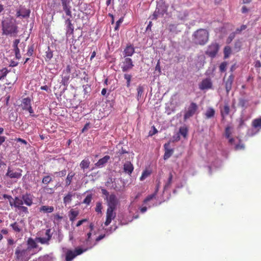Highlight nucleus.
<instances>
[{
    "label": "nucleus",
    "mask_w": 261,
    "mask_h": 261,
    "mask_svg": "<svg viewBox=\"0 0 261 261\" xmlns=\"http://www.w3.org/2000/svg\"><path fill=\"white\" fill-rule=\"evenodd\" d=\"M2 33L3 35L16 36L18 27L12 18H7L2 22Z\"/></svg>",
    "instance_id": "f257e3e1"
},
{
    "label": "nucleus",
    "mask_w": 261,
    "mask_h": 261,
    "mask_svg": "<svg viewBox=\"0 0 261 261\" xmlns=\"http://www.w3.org/2000/svg\"><path fill=\"white\" fill-rule=\"evenodd\" d=\"M192 37L193 41L195 44L204 45L208 41L209 33L206 29H200L194 32Z\"/></svg>",
    "instance_id": "f03ea898"
},
{
    "label": "nucleus",
    "mask_w": 261,
    "mask_h": 261,
    "mask_svg": "<svg viewBox=\"0 0 261 261\" xmlns=\"http://www.w3.org/2000/svg\"><path fill=\"white\" fill-rule=\"evenodd\" d=\"M31 258L30 248H26L22 245L16 247L14 253V258L16 261H28Z\"/></svg>",
    "instance_id": "7ed1b4c3"
},
{
    "label": "nucleus",
    "mask_w": 261,
    "mask_h": 261,
    "mask_svg": "<svg viewBox=\"0 0 261 261\" xmlns=\"http://www.w3.org/2000/svg\"><path fill=\"white\" fill-rule=\"evenodd\" d=\"M219 48L220 46L218 43L213 42L208 46L205 54L210 57L214 58L216 56Z\"/></svg>",
    "instance_id": "20e7f679"
},
{
    "label": "nucleus",
    "mask_w": 261,
    "mask_h": 261,
    "mask_svg": "<svg viewBox=\"0 0 261 261\" xmlns=\"http://www.w3.org/2000/svg\"><path fill=\"white\" fill-rule=\"evenodd\" d=\"M198 109V106L195 102H192L187 109L185 110L184 119L185 121L192 117Z\"/></svg>",
    "instance_id": "39448f33"
},
{
    "label": "nucleus",
    "mask_w": 261,
    "mask_h": 261,
    "mask_svg": "<svg viewBox=\"0 0 261 261\" xmlns=\"http://www.w3.org/2000/svg\"><path fill=\"white\" fill-rule=\"evenodd\" d=\"M87 250V249H83L80 248H75L74 251L68 250L66 253V260L71 261L77 255L81 254Z\"/></svg>",
    "instance_id": "423d86ee"
},
{
    "label": "nucleus",
    "mask_w": 261,
    "mask_h": 261,
    "mask_svg": "<svg viewBox=\"0 0 261 261\" xmlns=\"http://www.w3.org/2000/svg\"><path fill=\"white\" fill-rule=\"evenodd\" d=\"M71 70V66L70 65H68L63 71L61 84L64 86H67L69 83V81L70 78Z\"/></svg>",
    "instance_id": "0eeeda50"
},
{
    "label": "nucleus",
    "mask_w": 261,
    "mask_h": 261,
    "mask_svg": "<svg viewBox=\"0 0 261 261\" xmlns=\"http://www.w3.org/2000/svg\"><path fill=\"white\" fill-rule=\"evenodd\" d=\"M21 107L22 109L24 111H28L31 116H35L34 111L31 106V99L29 97L24 98L22 100Z\"/></svg>",
    "instance_id": "6e6552de"
},
{
    "label": "nucleus",
    "mask_w": 261,
    "mask_h": 261,
    "mask_svg": "<svg viewBox=\"0 0 261 261\" xmlns=\"http://www.w3.org/2000/svg\"><path fill=\"white\" fill-rule=\"evenodd\" d=\"M63 10L65 12L66 15L72 17L71 6L70 5L72 0H60Z\"/></svg>",
    "instance_id": "1a4fd4ad"
},
{
    "label": "nucleus",
    "mask_w": 261,
    "mask_h": 261,
    "mask_svg": "<svg viewBox=\"0 0 261 261\" xmlns=\"http://www.w3.org/2000/svg\"><path fill=\"white\" fill-rule=\"evenodd\" d=\"M107 201L108 206V208H111L113 210L116 209V206L118 203V200L115 194H112L107 197Z\"/></svg>",
    "instance_id": "9d476101"
},
{
    "label": "nucleus",
    "mask_w": 261,
    "mask_h": 261,
    "mask_svg": "<svg viewBox=\"0 0 261 261\" xmlns=\"http://www.w3.org/2000/svg\"><path fill=\"white\" fill-rule=\"evenodd\" d=\"M122 63L121 69L123 72H127L131 70L134 66L132 60L129 58H125Z\"/></svg>",
    "instance_id": "9b49d317"
},
{
    "label": "nucleus",
    "mask_w": 261,
    "mask_h": 261,
    "mask_svg": "<svg viewBox=\"0 0 261 261\" xmlns=\"http://www.w3.org/2000/svg\"><path fill=\"white\" fill-rule=\"evenodd\" d=\"M22 170L18 169L17 171L11 170L9 167L8 169L6 176H8L10 178H20L21 176Z\"/></svg>",
    "instance_id": "f8f14e48"
},
{
    "label": "nucleus",
    "mask_w": 261,
    "mask_h": 261,
    "mask_svg": "<svg viewBox=\"0 0 261 261\" xmlns=\"http://www.w3.org/2000/svg\"><path fill=\"white\" fill-rule=\"evenodd\" d=\"M115 210L107 208L106 213V220L105 222V226H108L112 220L116 217Z\"/></svg>",
    "instance_id": "ddd939ff"
},
{
    "label": "nucleus",
    "mask_w": 261,
    "mask_h": 261,
    "mask_svg": "<svg viewBox=\"0 0 261 261\" xmlns=\"http://www.w3.org/2000/svg\"><path fill=\"white\" fill-rule=\"evenodd\" d=\"M21 197L24 204L27 206H30L33 204L34 196L31 194L27 193L22 195Z\"/></svg>",
    "instance_id": "4468645a"
},
{
    "label": "nucleus",
    "mask_w": 261,
    "mask_h": 261,
    "mask_svg": "<svg viewBox=\"0 0 261 261\" xmlns=\"http://www.w3.org/2000/svg\"><path fill=\"white\" fill-rule=\"evenodd\" d=\"M213 84L211 80L208 78L205 79L202 81L199 85V88L201 90L211 89Z\"/></svg>",
    "instance_id": "2eb2a0df"
},
{
    "label": "nucleus",
    "mask_w": 261,
    "mask_h": 261,
    "mask_svg": "<svg viewBox=\"0 0 261 261\" xmlns=\"http://www.w3.org/2000/svg\"><path fill=\"white\" fill-rule=\"evenodd\" d=\"M234 80V76L232 74H231L227 79L224 81L225 87L227 94H228L232 88V85Z\"/></svg>",
    "instance_id": "dca6fc26"
},
{
    "label": "nucleus",
    "mask_w": 261,
    "mask_h": 261,
    "mask_svg": "<svg viewBox=\"0 0 261 261\" xmlns=\"http://www.w3.org/2000/svg\"><path fill=\"white\" fill-rule=\"evenodd\" d=\"M164 148H165V153L164 155V160H167L169 159L173 154L174 150L173 149H170L169 148L170 147V142H168L167 143H165L164 145Z\"/></svg>",
    "instance_id": "f3484780"
},
{
    "label": "nucleus",
    "mask_w": 261,
    "mask_h": 261,
    "mask_svg": "<svg viewBox=\"0 0 261 261\" xmlns=\"http://www.w3.org/2000/svg\"><path fill=\"white\" fill-rule=\"evenodd\" d=\"M134 53L135 48L134 46L131 44H128L123 51L124 57L132 56Z\"/></svg>",
    "instance_id": "a211bd4d"
},
{
    "label": "nucleus",
    "mask_w": 261,
    "mask_h": 261,
    "mask_svg": "<svg viewBox=\"0 0 261 261\" xmlns=\"http://www.w3.org/2000/svg\"><path fill=\"white\" fill-rule=\"evenodd\" d=\"M123 169L125 173L130 175L134 170V166L130 162L127 161L124 164Z\"/></svg>",
    "instance_id": "6ab92c4d"
},
{
    "label": "nucleus",
    "mask_w": 261,
    "mask_h": 261,
    "mask_svg": "<svg viewBox=\"0 0 261 261\" xmlns=\"http://www.w3.org/2000/svg\"><path fill=\"white\" fill-rule=\"evenodd\" d=\"M71 17L67 18L65 21V23L66 25V33L72 34L73 33L74 31V26L71 23V20L70 19Z\"/></svg>",
    "instance_id": "aec40b11"
},
{
    "label": "nucleus",
    "mask_w": 261,
    "mask_h": 261,
    "mask_svg": "<svg viewBox=\"0 0 261 261\" xmlns=\"http://www.w3.org/2000/svg\"><path fill=\"white\" fill-rule=\"evenodd\" d=\"M30 14V10L29 9H22L17 11L16 16L17 17H22L25 18L29 17Z\"/></svg>",
    "instance_id": "412c9836"
},
{
    "label": "nucleus",
    "mask_w": 261,
    "mask_h": 261,
    "mask_svg": "<svg viewBox=\"0 0 261 261\" xmlns=\"http://www.w3.org/2000/svg\"><path fill=\"white\" fill-rule=\"evenodd\" d=\"M110 157L109 155H105L102 158L99 159L98 162L95 164L96 167L101 168L106 164L110 160Z\"/></svg>",
    "instance_id": "4be33fe9"
},
{
    "label": "nucleus",
    "mask_w": 261,
    "mask_h": 261,
    "mask_svg": "<svg viewBox=\"0 0 261 261\" xmlns=\"http://www.w3.org/2000/svg\"><path fill=\"white\" fill-rule=\"evenodd\" d=\"M79 212L75 209H71L69 212V218L70 221L72 222H74L76 219V217L79 215Z\"/></svg>",
    "instance_id": "5701e85b"
},
{
    "label": "nucleus",
    "mask_w": 261,
    "mask_h": 261,
    "mask_svg": "<svg viewBox=\"0 0 261 261\" xmlns=\"http://www.w3.org/2000/svg\"><path fill=\"white\" fill-rule=\"evenodd\" d=\"M39 211L44 213H50L54 211V207L52 206L43 205L40 207Z\"/></svg>",
    "instance_id": "b1692460"
},
{
    "label": "nucleus",
    "mask_w": 261,
    "mask_h": 261,
    "mask_svg": "<svg viewBox=\"0 0 261 261\" xmlns=\"http://www.w3.org/2000/svg\"><path fill=\"white\" fill-rule=\"evenodd\" d=\"M215 110L213 108H208L205 113L206 119H210L214 117Z\"/></svg>",
    "instance_id": "393cba45"
},
{
    "label": "nucleus",
    "mask_w": 261,
    "mask_h": 261,
    "mask_svg": "<svg viewBox=\"0 0 261 261\" xmlns=\"http://www.w3.org/2000/svg\"><path fill=\"white\" fill-rule=\"evenodd\" d=\"M229 106L227 104L225 105L223 109L221 110V115L222 117V119H224L225 117L229 114Z\"/></svg>",
    "instance_id": "a878e982"
},
{
    "label": "nucleus",
    "mask_w": 261,
    "mask_h": 261,
    "mask_svg": "<svg viewBox=\"0 0 261 261\" xmlns=\"http://www.w3.org/2000/svg\"><path fill=\"white\" fill-rule=\"evenodd\" d=\"M90 164V162L89 161L88 159H84L80 163L81 168L85 170V169H87L89 167V165Z\"/></svg>",
    "instance_id": "bb28decb"
},
{
    "label": "nucleus",
    "mask_w": 261,
    "mask_h": 261,
    "mask_svg": "<svg viewBox=\"0 0 261 261\" xmlns=\"http://www.w3.org/2000/svg\"><path fill=\"white\" fill-rule=\"evenodd\" d=\"M75 173L72 172H70L68 174L65 180L66 186H68L71 184L72 179Z\"/></svg>",
    "instance_id": "cd10ccee"
},
{
    "label": "nucleus",
    "mask_w": 261,
    "mask_h": 261,
    "mask_svg": "<svg viewBox=\"0 0 261 261\" xmlns=\"http://www.w3.org/2000/svg\"><path fill=\"white\" fill-rule=\"evenodd\" d=\"M188 133V129L187 126H184L180 127L179 129V133L183 136L184 138H186L187 136Z\"/></svg>",
    "instance_id": "c85d7f7f"
},
{
    "label": "nucleus",
    "mask_w": 261,
    "mask_h": 261,
    "mask_svg": "<svg viewBox=\"0 0 261 261\" xmlns=\"http://www.w3.org/2000/svg\"><path fill=\"white\" fill-rule=\"evenodd\" d=\"M17 210H18L19 212V214L20 215H22V214H29V211L27 207L23 206V205H20L18 207L16 208Z\"/></svg>",
    "instance_id": "c756f323"
},
{
    "label": "nucleus",
    "mask_w": 261,
    "mask_h": 261,
    "mask_svg": "<svg viewBox=\"0 0 261 261\" xmlns=\"http://www.w3.org/2000/svg\"><path fill=\"white\" fill-rule=\"evenodd\" d=\"M27 244L29 246L30 249L31 248H36L38 246L36 242L31 238L28 239Z\"/></svg>",
    "instance_id": "7c9ffc66"
},
{
    "label": "nucleus",
    "mask_w": 261,
    "mask_h": 261,
    "mask_svg": "<svg viewBox=\"0 0 261 261\" xmlns=\"http://www.w3.org/2000/svg\"><path fill=\"white\" fill-rule=\"evenodd\" d=\"M15 200V203L13 204L14 205V207L17 208L20 205H23V201L22 199V197L21 198H19L18 197H15L14 198Z\"/></svg>",
    "instance_id": "2f4dec72"
},
{
    "label": "nucleus",
    "mask_w": 261,
    "mask_h": 261,
    "mask_svg": "<svg viewBox=\"0 0 261 261\" xmlns=\"http://www.w3.org/2000/svg\"><path fill=\"white\" fill-rule=\"evenodd\" d=\"M231 53V47L229 46H226L224 48V57L225 59L228 58Z\"/></svg>",
    "instance_id": "473e14b6"
},
{
    "label": "nucleus",
    "mask_w": 261,
    "mask_h": 261,
    "mask_svg": "<svg viewBox=\"0 0 261 261\" xmlns=\"http://www.w3.org/2000/svg\"><path fill=\"white\" fill-rule=\"evenodd\" d=\"M36 240L42 244H47V245L49 244V241H50L49 238H41V237L36 238Z\"/></svg>",
    "instance_id": "72a5a7b5"
},
{
    "label": "nucleus",
    "mask_w": 261,
    "mask_h": 261,
    "mask_svg": "<svg viewBox=\"0 0 261 261\" xmlns=\"http://www.w3.org/2000/svg\"><path fill=\"white\" fill-rule=\"evenodd\" d=\"M72 194L71 193H68L63 198V202L64 204H67L70 203L72 200Z\"/></svg>",
    "instance_id": "f704fd0d"
},
{
    "label": "nucleus",
    "mask_w": 261,
    "mask_h": 261,
    "mask_svg": "<svg viewBox=\"0 0 261 261\" xmlns=\"http://www.w3.org/2000/svg\"><path fill=\"white\" fill-rule=\"evenodd\" d=\"M10 226L12 227L14 231L16 232H20L21 231V228L20 227L18 223L16 222L11 224L10 225Z\"/></svg>",
    "instance_id": "c9c22d12"
},
{
    "label": "nucleus",
    "mask_w": 261,
    "mask_h": 261,
    "mask_svg": "<svg viewBox=\"0 0 261 261\" xmlns=\"http://www.w3.org/2000/svg\"><path fill=\"white\" fill-rule=\"evenodd\" d=\"M172 178H173V175H172V173H169V177H168V181L165 184V186H164V189H168V188H169L171 185V183H172Z\"/></svg>",
    "instance_id": "e433bc0d"
},
{
    "label": "nucleus",
    "mask_w": 261,
    "mask_h": 261,
    "mask_svg": "<svg viewBox=\"0 0 261 261\" xmlns=\"http://www.w3.org/2000/svg\"><path fill=\"white\" fill-rule=\"evenodd\" d=\"M252 126L255 128L261 127V118L253 120L252 121Z\"/></svg>",
    "instance_id": "4c0bfd02"
},
{
    "label": "nucleus",
    "mask_w": 261,
    "mask_h": 261,
    "mask_svg": "<svg viewBox=\"0 0 261 261\" xmlns=\"http://www.w3.org/2000/svg\"><path fill=\"white\" fill-rule=\"evenodd\" d=\"M151 174V172L148 170L143 171L142 173L141 176L140 177V180H143L149 176Z\"/></svg>",
    "instance_id": "58836bf2"
},
{
    "label": "nucleus",
    "mask_w": 261,
    "mask_h": 261,
    "mask_svg": "<svg viewBox=\"0 0 261 261\" xmlns=\"http://www.w3.org/2000/svg\"><path fill=\"white\" fill-rule=\"evenodd\" d=\"M144 91L143 87L141 86H139L137 88V98L139 100L142 96Z\"/></svg>",
    "instance_id": "ea45409f"
},
{
    "label": "nucleus",
    "mask_w": 261,
    "mask_h": 261,
    "mask_svg": "<svg viewBox=\"0 0 261 261\" xmlns=\"http://www.w3.org/2000/svg\"><path fill=\"white\" fill-rule=\"evenodd\" d=\"M231 127L229 126L226 127L225 129V136L226 138H229L231 135Z\"/></svg>",
    "instance_id": "a19ab883"
},
{
    "label": "nucleus",
    "mask_w": 261,
    "mask_h": 261,
    "mask_svg": "<svg viewBox=\"0 0 261 261\" xmlns=\"http://www.w3.org/2000/svg\"><path fill=\"white\" fill-rule=\"evenodd\" d=\"M124 77L126 80V86L127 87H129L132 79V75L128 74H125L124 75Z\"/></svg>",
    "instance_id": "79ce46f5"
},
{
    "label": "nucleus",
    "mask_w": 261,
    "mask_h": 261,
    "mask_svg": "<svg viewBox=\"0 0 261 261\" xmlns=\"http://www.w3.org/2000/svg\"><path fill=\"white\" fill-rule=\"evenodd\" d=\"M51 181L52 178L49 175H46L43 178L42 182L44 184H48Z\"/></svg>",
    "instance_id": "37998d69"
},
{
    "label": "nucleus",
    "mask_w": 261,
    "mask_h": 261,
    "mask_svg": "<svg viewBox=\"0 0 261 261\" xmlns=\"http://www.w3.org/2000/svg\"><path fill=\"white\" fill-rule=\"evenodd\" d=\"M227 65V63L226 62H222L219 66L220 71L221 72L225 71V70L226 69Z\"/></svg>",
    "instance_id": "c03bdc74"
},
{
    "label": "nucleus",
    "mask_w": 261,
    "mask_h": 261,
    "mask_svg": "<svg viewBox=\"0 0 261 261\" xmlns=\"http://www.w3.org/2000/svg\"><path fill=\"white\" fill-rule=\"evenodd\" d=\"M91 200H92V195L91 194L88 195H87L86 198L84 199V200L83 201V203H85L87 205H89L90 203Z\"/></svg>",
    "instance_id": "a18cd8bd"
},
{
    "label": "nucleus",
    "mask_w": 261,
    "mask_h": 261,
    "mask_svg": "<svg viewBox=\"0 0 261 261\" xmlns=\"http://www.w3.org/2000/svg\"><path fill=\"white\" fill-rule=\"evenodd\" d=\"M53 56V52L48 49V51L46 52V57L45 60L46 61H49L50 60Z\"/></svg>",
    "instance_id": "49530a36"
},
{
    "label": "nucleus",
    "mask_w": 261,
    "mask_h": 261,
    "mask_svg": "<svg viewBox=\"0 0 261 261\" xmlns=\"http://www.w3.org/2000/svg\"><path fill=\"white\" fill-rule=\"evenodd\" d=\"M34 53V45H31L29 46L27 55L28 56H32Z\"/></svg>",
    "instance_id": "de8ad7c7"
},
{
    "label": "nucleus",
    "mask_w": 261,
    "mask_h": 261,
    "mask_svg": "<svg viewBox=\"0 0 261 261\" xmlns=\"http://www.w3.org/2000/svg\"><path fill=\"white\" fill-rule=\"evenodd\" d=\"M156 195V193H154L152 194L149 195L146 197V198L144 200V203H147L148 201H149L151 199H152L153 198L155 197V195Z\"/></svg>",
    "instance_id": "09e8293b"
},
{
    "label": "nucleus",
    "mask_w": 261,
    "mask_h": 261,
    "mask_svg": "<svg viewBox=\"0 0 261 261\" xmlns=\"http://www.w3.org/2000/svg\"><path fill=\"white\" fill-rule=\"evenodd\" d=\"M55 174L57 175V176L62 177L65 176L66 174V170L64 169L59 172H56Z\"/></svg>",
    "instance_id": "8fccbe9b"
},
{
    "label": "nucleus",
    "mask_w": 261,
    "mask_h": 261,
    "mask_svg": "<svg viewBox=\"0 0 261 261\" xmlns=\"http://www.w3.org/2000/svg\"><path fill=\"white\" fill-rule=\"evenodd\" d=\"M247 103V100L243 99V98H241L239 100V106L242 107V108H244L245 107V105Z\"/></svg>",
    "instance_id": "3c124183"
},
{
    "label": "nucleus",
    "mask_w": 261,
    "mask_h": 261,
    "mask_svg": "<svg viewBox=\"0 0 261 261\" xmlns=\"http://www.w3.org/2000/svg\"><path fill=\"white\" fill-rule=\"evenodd\" d=\"M234 37H235V33H232L230 34L227 39V43H230L232 41V40L234 39Z\"/></svg>",
    "instance_id": "603ef678"
},
{
    "label": "nucleus",
    "mask_w": 261,
    "mask_h": 261,
    "mask_svg": "<svg viewBox=\"0 0 261 261\" xmlns=\"http://www.w3.org/2000/svg\"><path fill=\"white\" fill-rule=\"evenodd\" d=\"M102 206L100 202H98L96 203L95 211L98 213H100L101 212Z\"/></svg>",
    "instance_id": "864d4df0"
},
{
    "label": "nucleus",
    "mask_w": 261,
    "mask_h": 261,
    "mask_svg": "<svg viewBox=\"0 0 261 261\" xmlns=\"http://www.w3.org/2000/svg\"><path fill=\"white\" fill-rule=\"evenodd\" d=\"M14 51L15 53L16 58L18 59H20L21 55L20 53V50H19V48H17L16 49H14Z\"/></svg>",
    "instance_id": "5fc2aeb1"
},
{
    "label": "nucleus",
    "mask_w": 261,
    "mask_h": 261,
    "mask_svg": "<svg viewBox=\"0 0 261 261\" xmlns=\"http://www.w3.org/2000/svg\"><path fill=\"white\" fill-rule=\"evenodd\" d=\"M244 148H245V146L243 144H237L234 147V149L236 150L244 149Z\"/></svg>",
    "instance_id": "6e6d98bb"
},
{
    "label": "nucleus",
    "mask_w": 261,
    "mask_h": 261,
    "mask_svg": "<svg viewBox=\"0 0 261 261\" xmlns=\"http://www.w3.org/2000/svg\"><path fill=\"white\" fill-rule=\"evenodd\" d=\"M123 21V18H120L117 22L116 24V26L115 27V30H117L120 26V24Z\"/></svg>",
    "instance_id": "4d7b16f0"
},
{
    "label": "nucleus",
    "mask_w": 261,
    "mask_h": 261,
    "mask_svg": "<svg viewBox=\"0 0 261 261\" xmlns=\"http://www.w3.org/2000/svg\"><path fill=\"white\" fill-rule=\"evenodd\" d=\"M247 28V26L246 25H242L240 28H238L236 31V32L237 33H240L241 31L245 30Z\"/></svg>",
    "instance_id": "13d9d810"
},
{
    "label": "nucleus",
    "mask_w": 261,
    "mask_h": 261,
    "mask_svg": "<svg viewBox=\"0 0 261 261\" xmlns=\"http://www.w3.org/2000/svg\"><path fill=\"white\" fill-rule=\"evenodd\" d=\"M159 10L157 11L156 9L155 11L154 12L153 14H152L151 16V19H156L159 16Z\"/></svg>",
    "instance_id": "bf43d9fd"
},
{
    "label": "nucleus",
    "mask_w": 261,
    "mask_h": 261,
    "mask_svg": "<svg viewBox=\"0 0 261 261\" xmlns=\"http://www.w3.org/2000/svg\"><path fill=\"white\" fill-rule=\"evenodd\" d=\"M238 121H239V125H238V127L239 128H241L242 127L244 124H245V122H244V120L243 119V118H240L239 120H238Z\"/></svg>",
    "instance_id": "052dcab7"
},
{
    "label": "nucleus",
    "mask_w": 261,
    "mask_h": 261,
    "mask_svg": "<svg viewBox=\"0 0 261 261\" xmlns=\"http://www.w3.org/2000/svg\"><path fill=\"white\" fill-rule=\"evenodd\" d=\"M50 232H51L50 229H47L46 230V231H45V235L47 236V238H49V240H51V237H52V234H51Z\"/></svg>",
    "instance_id": "680f3d73"
},
{
    "label": "nucleus",
    "mask_w": 261,
    "mask_h": 261,
    "mask_svg": "<svg viewBox=\"0 0 261 261\" xmlns=\"http://www.w3.org/2000/svg\"><path fill=\"white\" fill-rule=\"evenodd\" d=\"M20 42V40L19 39H15L14 42H13V48H14V49H16L17 48H18V44Z\"/></svg>",
    "instance_id": "e2e57ef3"
},
{
    "label": "nucleus",
    "mask_w": 261,
    "mask_h": 261,
    "mask_svg": "<svg viewBox=\"0 0 261 261\" xmlns=\"http://www.w3.org/2000/svg\"><path fill=\"white\" fill-rule=\"evenodd\" d=\"M15 141L17 142H20L21 143L23 144L24 145H27L28 143L25 140L22 139L21 138H17V139H15Z\"/></svg>",
    "instance_id": "0e129e2a"
},
{
    "label": "nucleus",
    "mask_w": 261,
    "mask_h": 261,
    "mask_svg": "<svg viewBox=\"0 0 261 261\" xmlns=\"http://www.w3.org/2000/svg\"><path fill=\"white\" fill-rule=\"evenodd\" d=\"M86 221H87V219H84L81 220L77 222V223H76V226L79 227V226H81V225H82L84 222H85Z\"/></svg>",
    "instance_id": "69168bd1"
},
{
    "label": "nucleus",
    "mask_w": 261,
    "mask_h": 261,
    "mask_svg": "<svg viewBox=\"0 0 261 261\" xmlns=\"http://www.w3.org/2000/svg\"><path fill=\"white\" fill-rule=\"evenodd\" d=\"M106 235L104 234H101L100 236H99L95 240V241L96 242H99V241H100L101 240L103 239L105 237Z\"/></svg>",
    "instance_id": "338daca9"
},
{
    "label": "nucleus",
    "mask_w": 261,
    "mask_h": 261,
    "mask_svg": "<svg viewBox=\"0 0 261 261\" xmlns=\"http://www.w3.org/2000/svg\"><path fill=\"white\" fill-rule=\"evenodd\" d=\"M255 68H260L261 67V63L259 61H256L254 63Z\"/></svg>",
    "instance_id": "774afa93"
}]
</instances>
